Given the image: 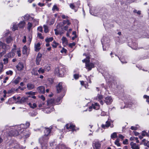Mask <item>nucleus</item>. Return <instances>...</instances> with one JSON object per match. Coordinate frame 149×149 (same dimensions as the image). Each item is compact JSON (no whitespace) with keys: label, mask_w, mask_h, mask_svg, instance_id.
Returning <instances> with one entry per match:
<instances>
[{"label":"nucleus","mask_w":149,"mask_h":149,"mask_svg":"<svg viewBox=\"0 0 149 149\" xmlns=\"http://www.w3.org/2000/svg\"><path fill=\"white\" fill-rule=\"evenodd\" d=\"M30 125L29 122H26L25 124H21L19 125L15 126L14 128H12L9 134L10 136H16L20 135L22 137L27 138L29 136L30 133L28 130L25 129L28 128Z\"/></svg>","instance_id":"nucleus-1"},{"label":"nucleus","mask_w":149,"mask_h":149,"mask_svg":"<svg viewBox=\"0 0 149 149\" xmlns=\"http://www.w3.org/2000/svg\"><path fill=\"white\" fill-rule=\"evenodd\" d=\"M83 55L85 56L86 58L82 60V62L86 63V68L88 71L91 70L92 68L94 67V65L93 63L90 62V57L88 55H87L86 54L84 53Z\"/></svg>","instance_id":"nucleus-2"},{"label":"nucleus","mask_w":149,"mask_h":149,"mask_svg":"<svg viewBox=\"0 0 149 149\" xmlns=\"http://www.w3.org/2000/svg\"><path fill=\"white\" fill-rule=\"evenodd\" d=\"M66 71V68L65 67L60 66L55 68L54 73L56 75L59 77H62L64 75Z\"/></svg>","instance_id":"nucleus-3"},{"label":"nucleus","mask_w":149,"mask_h":149,"mask_svg":"<svg viewBox=\"0 0 149 149\" xmlns=\"http://www.w3.org/2000/svg\"><path fill=\"white\" fill-rule=\"evenodd\" d=\"M101 41L103 46L104 51H106L108 49L109 46V43L110 40L108 38L103 37V39L101 40Z\"/></svg>","instance_id":"nucleus-4"},{"label":"nucleus","mask_w":149,"mask_h":149,"mask_svg":"<svg viewBox=\"0 0 149 149\" xmlns=\"http://www.w3.org/2000/svg\"><path fill=\"white\" fill-rule=\"evenodd\" d=\"M44 131L45 134V135L42 138L40 139V141L42 140L43 141H47L48 139L47 136L50 134L51 131V129L49 128H45Z\"/></svg>","instance_id":"nucleus-5"},{"label":"nucleus","mask_w":149,"mask_h":149,"mask_svg":"<svg viewBox=\"0 0 149 149\" xmlns=\"http://www.w3.org/2000/svg\"><path fill=\"white\" fill-rule=\"evenodd\" d=\"M66 127L67 129L69 130H71L72 132L76 131L79 130V128L76 129L75 127L73 124H67L66 125Z\"/></svg>","instance_id":"nucleus-6"},{"label":"nucleus","mask_w":149,"mask_h":149,"mask_svg":"<svg viewBox=\"0 0 149 149\" xmlns=\"http://www.w3.org/2000/svg\"><path fill=\"white\" fill-rule=\"evenodd\" d=\"M70 24V23L68 20H64L62 23H60L57 25V28L58 29L60 27H62L65 24H67V25H69Z\"/></svg>","instance_id":"nucleus-7"},{"label":"nucleus","mask_w":149,"mask_h":149,"mask_svg":"<svg viewBox=\"0 0 149 149\" xmlns=\"http://www.w3.org/2000/svg\"><path fill=\"white\" fill-rule=\"evenodd\" d=\"M113 100L111 96H107L104 98V102L107 104H110L113 102Z\"/></svg>","instance_id":"nucleus-8"},{"label":"nucleus","mask_w":149,"mask_h":149,"mask_svg":"<svg viewBox=\"0 0 149 149\" xmlns=\"http://www.w3.org/2000/svg\"><path fill=\"white\" fill-rule=\"evenodd\" d=\"M92 146L94 149H100L101 145L97 141H94L93 142Z\"/></svg>","instance_id":"nucleus-9"},{"label":"nucleus","mask_w":149,"mask_h":149,"mask_svg":"<svg viewBox=\"0 0 149 149\" xmlns=\"http://www.w3.org/2000/svg\"><path fill=\"white\" fill-rule=\"evenodd\" d=\"M100 108V105L97 102H95V103L94 104H92L91 106L89 107V111H91V110L90 109L92 108H93L95 110H98Z\"/></svg>","instance_id":"nucleus-10"},{"label":"nucleus","mask_w":149,"mask_h":149,"mask_svg":"<svg viewBox=\"0 0 149 149\" xmlns=\"http://www.w3.org/2000/svg\"><path fill=\"white\" fill-rule=\"evenodd\" d=\"M109 126L111 128H112L113 127V124L111 125L110 121H107L106 122L105 124H102L101 125L102 127L104 129H105L106 128H108Z\"/></svg>","instance_id":"nucleus-11"},{"label":"nucleus","mask_w":149,"mask_h":149,"mask_svg":"<svg viewBox=\"0 0 149 149\" xmlns=\"http://www.w3.org/2000/svg\"><path fill=\"white\" fill-rule=\"evenodd\" d=\"M37 90L40 94H44L45 93V88L44 86H42L38 87L37 88Z\"/></svg>","instance_id":"nucleus-12"},{"label":"nucleus","mask_w":149,"mask_h":149,"mask_svg":"<svg viewBox=\"0 0 149 149\" xmlns=\"http://www.w3.org/2000/svg\"><path fill=\"white\" fill-rule=\"evenodd\" d=\"M42 55L41 54L38 53L36 58V64L38 65L40 64V62L41 60Z\"/></svg>","instance_id":"nucleus-13"},{"label":"nucleus","mask_w":149,"mask_h":149,"mask_svg":"<svg viewBox=\"0 0 149 149\" xmlns=\"http://www.w3.org/2000/svg\"><path fill=\"white\" fill-rule=\"evenodd\" d=\"M130 146L132 149H140V146L139 145H137L135 143L132 142L130 143Z\"/></svg>","instance_id":"nucleus-14"},{"label":"nucleus","mask_w":149,"mask_h":149,"mask_svg":"<svg viewBox=\"0 0 149 149\" xmlns=\"http://www.w3.org/2000/svg\"><path fill=\"white\" fill-rule=\"evenodd\" d=\"M103 98V96L102 95H100L99 94L97 95V99L98 101H99L101 104L102 105L103 104V102L102 100V99Z\"/></svg>","instance_id":"nucleus-15"},{"label":"nucleus","mask_w":149,"mask_h":149,"mask_svg":"<svg viewBox=\"0 0 149 149\" xmlns=\"http://www.w3.org/2000/svg\"><path fill=\"white\" fill-rule=\"evenodd\" d=\"M62 83L60 82L56 86V90L58 93L60 92L62 89Z\"/></svg>","instance_id":"nucleus-16"},{"label":"nucleus","mask_w":149,"mask_h":149,"mask_svg":"<svg viewBox=\"0 0 149 149\" xmlns=\"http://www.w3.org/2000/svg\"><path fill=\"white\" fill-rule=\"evenodd\" d=\"M15 53L12 51L4 56V57H7L8 58H12L15 56Z\"/></svg>","instance_id":"nucleus-17"},{"label":"nucleus","mask_w":149,"mask_h":149,"mask_svg":"<svg viewBox=\"0 0 149 149\" xmlns=\"http://www.w3.org/2000/svg\"><path fill=\"white\" fill-rule=\"evenodd\" d=\"M17 69L19 70H22L24 68V65L23 63L22 62L19 63L16 66Z\"/></svg>","instance_id":"nucleus-18"},{"label":"nucleus","mask_w":149,"mask_h":149,"mask_svg":"<svg viewBox=\"0 0 149 149\" xmlns=\"http://www.w3.org/2000/svg\"><path fill=\"white\" fill-rule=\"evenodd\" d=\"M25 22L24 21H20L18 24V27L19 28L23 29L25 24Z\"/></svg>","instance_id":"nucleus-19"},{"label":"nucleus","mask_w":149,"mask_h":149,"mask_svg":"<svg viewBox=\"0 0 149 149\" xmlns=\"http://www.w3.org/2000/svg\"><path fill=\"white\" fill-rule=\"evenodd\" d=\"M70 6L72 9L74 10L75 12L77 11L78 8V6H76L74 3H70Z\"/></svg>","instance_id":"nucleus-20"},{"label":"nucleus","mask_w":149,"mask_h":149,"mask_svg":"<svg viewBox=\"0 0 149 149\" xmlns=\"http://www.w3.org/2000/svg\"><path fill=\"white\" fill-rule=\"evenodd\" d=\"M27 87L29 90H31L35 88V86L33 84L29 83L27 84Z\"/></svg>","instance_id":"nucleus-21"},{"label":"nucleus","mask_w":149,"mask_h":149,"mask_svg":"<svg viewBox=\"0 0 149 149\" xmlns=\"http://www.w3.org/2000/svg\"><path fill=\"white\" fill-rule=\"evenodd\" d=\"M40 49V44L38 43L35 45V50L36 51H38Z\"/></svg>","instance_id":"nucleus-22"},{"label":"nucleus","mask_w":149,"mask_h":149,"mask_svg":"<svg viewBox=\"0 0 149 149\" xmlns=\"http://www.w3.org/2000/svg\"><path fill=\"white\" fill-rule=\"evenodd\" d=\"M27 48L26 45H24L22 49V53L24 54L27 55Z\"/></svg>","instance_id":"nucleus-23"},{"label":"nucleus","mask_w":149,"mask_h":149,"mask_svg":"<svg viewBox=\"0 0 149 149\" xmlns=\"http://www.w3.org/2000/svg\"><path fill=\"white\" fill-rule=\"evenodd\" d=\"M24 19L25 21H27L31 19H33L32 17H31L29 14H26L24 17Z\"/></svg>","instance_id":"nucleus-24"},{"label":"nucleus","mask_w":149,"mask_h":149,"mask_svg":"<svg viewBox=\"0 0 149 149\" xmlns=\"http://www.w3.org/2000/svg\"><path fill=\"white\" fill-rule=\"evenodd\" d=\"M132 48L135 50H136L137 48V44L136 42H133L131 45Z\"/></svg>","instance_id":"nucleus-25"},{"label":"nucleus","mask_w":149,"mask_h":149,"mask_svg":"<svg viewBox=\"0 0 149 149\" xmlns=\"http://www.w3.org/2000/svg\"><path fill=\"white\" fill-rule=\"evenodd\" d=\"M55 102V100L54 99H48L47 101V103L48 104H53Z\"/></svg>","instance_id":"nucleus-26"},{"label":"nucleus","mask_w":149,"mask_h":149,"mask_svg":"<svg viewBox=\"0 0 149 149\" xmlns=\"http://www.w3.org/2000/svg\"><path fill=\"white\" fill-rule=\"evenodd\" d=\"M0 45L2 46L3 49H7L8 47V46L2 42L1 41H0Z\"/></svg>","instance_id":"nucleus-27"},{"label":"nucleus","mask_w":149,"mask_h":149,"mask_svg":"<svg viewBox=\"0 0 149 149\" xmlns=\"http://www.w3.org/2000/svg\"><path fill=\"white\" fill-rule=\"evenodd\" d=\"M45 71L48 72L51 69L50 65L47 64L44 67Z\"/></svg>","instance_id":"nucleus-28"},{"label":"nucleus","mask_w":149,"mask_h":149,"mask_svg":"<svg viewBox=\"0 0 149 149\" xmlns=\"http://www.w3.org/2000/svg\"><path fill=\"white\" fill-rule=\"evenodd\" d=\"M20 78L19 77H18L16 79L14 80L13 82L15 84H17L20 81Z\"/></svg>","instance_id":"nucleus-29"},{"label":"nucleus","mask_w":149,"mask_h":149,"mask_svg":"<svg viewBox=\"0 0 149 149\" xmlns=\"http://www.w3.org/2000/svg\"><path fill=\"white\" fill-rule=\"evenodd\" d=\"M28 97H23L21 99V104L27 101L28 100Z\"/></svg>","instance_id":"nucleus-30"},{"label":"nucleus","mask_w":149,"mask_h":149,"mask_svg":"<svg viewBox=\"0 0 149 149\" xmlns=\"http://www.w3.org/2000/svg\"><path fill=\"white\" fill-rule=\"evenodd\" d=\"M28 105L30 106V107L32 109H34L37 107L36 104L35 103H33V105H32L31 103H28Z\"/></svg>","instance_id":"nucleus-31"},{"label":"nucleus","mask_w":149,"mask_h":149,"mask_svg":"<svg viewBox=\"0 0 149 149\" xmlns=\"http://www.w3.org/2000/svg\"><path fill=\"white\" fill-rule=\"evenodd\" d=\"M59 44L56 42L55 41H54L52 43V45L54 48H56L58 45Z\"/></svg>","instance_id":"nucleus-32"},{"label":"nucleus","mask_w":149,"mask_h":149,"mask_svg":"<svg viewBox=\"0 0 149 149\" xmlns=\"http://www.w3.org/2000/svg\"><path fill=\"white\" fill-rule=\"evenodd\" d=\"M62 40L63 43L65 45L67 44L68 42L66 38L63 37L62 39Z\"/></svg>","instance_id":"nucleus-33"},{"label":"nucleus","mask_w":149,"mask_h":149,"mask_svg":"<svg viewBox=\"0 0 149 149\" xmlns=\"http://www.w3.org/2000/svg\"><path fill=\"white\" fill-rule=\"evenodd\" d=\"M32 26V24L30 22H29L27 24V28L29 31H30Z\"/></svg>","instance_id":"nucleus-34"},{"label":"nucleus","mask_w":149,"mask_h":149,"mask_svg":"<svg viewBox=\"0 0 149 149\" xmlns=\"http://www.w3.org/2000/svg\"><path fill=\"white\" fill-rule=\"evenodd\" d=\"M44 69H43L42 68H40L38 70V72L39 74L43 73L45 72Z\"/></svg>","instance_id":"nucleus-35"},{"label":"nucleus","mask_w":149,"mask_h":149,"mask_svg":"<svg viewBox=\"0 0 149 149\" xmlns=\"http://www.w3.org/2000/svg\"><path fill=\"white\" fill-rule=\"evenodd\" d=\"M53 40V38L52 37H51L49 38H47L45 39V41L46 42L48 43L52 41Z\"/></svg>","instance_id":"nucleus-36"},{"label":"nucleus","mask_w":149,"mask_h":149,"mask_svg":"<svg viewBox=\"0 0 149 149\" xmlns=\"http://www.w3.org/2000/svg\"><path fill=\"white\" fill-rule=\"evenodd\" d=\"M18 24H13V31H15L18 29Z\"/></svg>","instance_id":"nucleus-37"},{"label":"nucleus","mask_w":149,"mask_h":149,"mask_svg":"<svg viewBox=\"0 0 149 149\" xmlns=\"http://www.w3.org/2000/svg\"><path fill=\"white\" fill-rule=\"evenodd\" d=\"M5 58H3V64H6L8 63V59L7 57H5Z\"/></svg>","instance_id":"nucleus-38"},{"label":"nucleus","mask_w":149,"mask_h":149,"mask_svg":"<svg viewBox=\"0 0 149 149\" xmlns=\"http://www.w3.org/2000/svg\"><path fill=\"white\" fill-rule=\"evenodd\" d=\"M33 22L35 25H37L38 24L39 19H32Z\"/></svg>","instance_id":"nucleus-39"},{"label":"nucleus","mask_w":149,"mask_h":149,"mask_svg":"<svg viewBox=\"0 0 149 149\" xmlns=\"http://www.w3.org/2000/svg\"><path fill=\"white\" fill-rule=\"evenodd\" d=\"M3 63L0 62V72H2L3 71Z\"/></svg>","instance_id":"nucleus-40"},{"label":"nucleus","mask_w":149,"mask_h":149,"mask_svg":"<svg viewBox=\"0 0 149 149\" xmlns=\"http://www.w3.org/2000/svg\"><path fill=\"white\" fill-rule=\"evenodd\" d=\"M111 138L112 139H114L117 137V135L116 132H114L111 135Z\"/></svg>","instance_id":"nucleus-41"},{"label":"nucleus","mask_w":149,"mask_h":149,"mask_svg":"<svg viewBox=\"0 0 149 149\" xmlns=\"http://www.w3.org/2000/svg\"><path fill=\"white\" fill-rule=\"evenodd\" d=\"M12 40L11 38V37L10 36H9L8 38H7L6 40V42L7 43H10Z\"/></svg>","instance_id":"nucleus-42"},{"label":"nucleus","mask_w":149,"mask_h":149,"mask_svg":"<svg viewBox=\"0 0 149 149\" xmlns=\"http://www.w3.org/2000/svg\"><path fill=\"white\" fill-rule=\"evenodd\" d=\"M43 27L44 28V32L45 33H47L49 31L48 27L46 25H44Z\"/></svg>","instance_id":"nucleus-43"},{"label":"nucleus","mask_w":149,"mask_h":149,"mask_svg":"<svg viewBox=\"0 0 149 149\" xmlns=\"http://www.w3.org/2000/svg\"><path fill=\"white\" fill-rule=\"evenodd\" d=\"M119 141V139H117L115 142V144L118 146H120Z\"/></svg>","instance_id":"nucleus-44"},{"label":"nucleus","mask_w":149,"mask_h":149,"mask_svg":"<svg viewBox=\"0 0 149 149\" xmlns=\"http://www.w3.org/2000/svg\"><path fill=\"white\" fill-rule=\"evenodd\" d=\"M32 39V36L31 34H30L28 36V41L30 43L31 42V40Z\"/></svg>","instance_id":"nucleus-45"},{"label":"nucleus","mask_w":149,"mask_h":149,"mask_svg":"<svg viewBox=\"0 0 149 149\" xmlns=\"http://www.w3.org/2000/svg\"><path fill=\"white\" fill-rule=\"evenodd\" d=\"M141 135L143 136H148L149 135L148 132L147 133L145 131H143L142 132L141 134Z\"/></svg>","instance_id":"nucleus-46"},{"label":"nucleus","mask_w":149,"mask_h":149,"mask_svg":"<svg viewBox=\"0 0 149 149\" xmlns=\"http://www.w3.org/2000/svg\"><path fill=\"white\" fill-rule=\"evenodd\" d=\"M26 94H28L30 95L29 96H31V95H34L35 94V92L30 91L29 92L26 93Z\"/></svg>","instance_id":"nucleus-47"},{"label":"nucleus","mask_w":149,"mask_h":149,"mask_svg":"<svg viewBox=\"0 0 149 149\" xmlns=\"http://www.w3.org/2000/svg\"><path fill=\"white\" fill-rule=\"evenodd\" d=\"M76 43L74 42L72 43H70L69 44V47L71 48H72L73 46L75 45Z\"/></svg>","instance_id":"nucleus-48"},{"label":"nucleus","mask_w":149,"mask_h":149,"mask_svg":"<svg viewBox=\"0 0 149 149\" xmlns=\"http://www.w3.org/2000/svg\"><path fill=\"white\" fill-rule=\"evenodd\" d=\"M6 73L7 75H11L13 74V72L11 70H9L7 71Z\"/></svg>","instance_id":"nucleus-49"},{"label":"nucleus","mask_w":149,"mask_h":149,"mask_svg":"<svg viewBox=\"0 0 149 149\" xmlns=\"http://www.w3.org/2000/svg\"><path fill=\"white\" fill-rule=\"evenodd\" d=\"M6 53V50H3L2 52L0 53V58H1Z\"/></svg>","instance_id":"nucleus-50"},{"label":"nucleus","mask_w":149,"mask_h":149,"mask_svg":"<svg viewBox=\"0 0 149 149\" xmlns=\"http://www.w3.org/2000/svg\"><path fill=\"white\" fill-rule=\"evenodd\" d=\"M52 10L53 11H54L55 10H56L58 11V9L57 6L56 5H54V6L52 8Z\"/></svg>","instance_id":"nucleus-51"},{"label":"nucleus","mask_w":149,"mask_h":149,"mask_svg":"<svg viewBox=\"0 0 149 149\" xmlns=\"http://www.w3.org/2000/svg\"><path fill=\"white\" fill-rule=\"evenodd\" d=\"M38 36L41 39H42L44 38L43 36H42V34L41 33H38Z\"/></svg>","instance_id":"nucleus-52"},{"label":"nucleus","mask_w":149,"mask_h":149,"mask_svg":"<svg viewBox=\"0 0 149 149\" xmlns=\"http://www.w3.org/2000/svg\"><path fill=\"white\" fill-rule=\"evenodd\" d=\"M16 53L19 57L21 56V51L19 49H18L17 50Z\"/></svg>","instance_id":"nucleus-53"},{"label":"nucleus","mask_w":149,"mask_h":149,"mask_svg":"<svg viewBox=\"0 0 149 149\" xmlns=\"http://www.w3.org/2000/svg\"><path fill=\"white\" fill-rule=\"evenodd\" d=\"M67 52V50L64 48H63L62 49L61 51V53H66Z\"/></svg>","instance_id":"nucleus-54"},{"label":"nucleus","mask_w":149,"mask_h":149,"mask_svg":"<svg viewBox=\"0 0 149 149\" xmlns=\"http://www.w3.org/2000/svg\"><path fill=\"white\" fill-rule=\"evenodd\" d=\"M69 25H66L63 28H62V27H60V28H61V29H64L65 30H67L68 29V26Z\"/></svg>","instance_id":"nucleus-55"},{"label":"nucleus","mask_w":149,"mask_h":149,"mask_svg":"<svg viewBox=\"0 0 149 149\" xmlns=\"http://www.w3.org/2000/svg\"><path fill=\"white\" fill-rule=\"evenodd\" d=\"M15 103L16 104H21V100H15Z\"/></svg>","instance_id":"nucleus-56"},{"label":"nucleus","mask_w":149,"mask_h":149,"mask_svg":"<svg viewBox=\"0 0 149 149\" xmlns=\"http://www.w3.org/2000/svg\"><path fill=\"white\" fill-rule=\"evenodd\" d=\"M37 29L40 32H42V27L40 26L38 27Z\"/></svg>","instance_id":"nucleus-57"},{"label":"nucleus","mask_w":149,"mask_h":149,"mask_svg":"<svg viewBox=\"0 0 149 149\" xmlns=\"http://www.w3.org/2000/svg\"><path fill=\"white\" fill-rule=\"evenodd\" d=\"M101 113V116H104L106 114V113L104 111H100Z\"/></svg>","instance_id":"nucleus-58"},{"label":"nucleus","mask_w":149,"mask_h":149,"mask_svg":"<svg viewBox=\"0 0 149 149\" xmlns=\"http://www.w3.org/2000/svg\"><path fill=\"white\" fill-rule=\"evenodd\" d=\"M26 41V37L25 36H24V38L22 40V42L23 43H25Z\"/></svg>","instance_id":"nucleus-59"},{"label":"nucleus","mask_w":149,"mask_h":149,"mask_svg":"<svg viewBox=\"0 0 149 149\" xmlns=\"http://www.w3.org/2000/svg\"><path fill=\"white\" fill-rule=\"evenodd\" d=\"M118 137L120 138L122 140L124 138V136L121 134H119V135Z\"/></svg>","instance_id":"nucleus-60"},{"label":"nucleus","mask_w":149,"mask_h":149,"mask_svg":"<svg viewBox=\"0 0 149 149\" xmlns=\"http://www.w3.org/2000/svg\"><path fill=\"white\" fill-rule=\"evenodd\" d=\"M14 91L13 89H11V90L8 91V92H7V93L8 94H10L12 93Z\"/></svg>","instance_id":"nucleus-61"},{"label":"nucleus","mask_w":149,"mask_h":149,"mask_svg":"<svg viewBox=\"0 0 149 149\" xmlns=\"http://www.w3.org/2000/svg\"><path fill=\"white\" fill-rule=\"evenodd\" d=\"M62 18L63 19H67L68 18V16H65L64 15H62L61 16Z\"/></svg>","instance_id":"nucleus-62"},{"label":"nucleus","mask_w":149,"mask_h":149,"mask_svg":"<svg viewBox=\"0 0 149 149\" xmlns=\"http://www.w3.org/2000/svg\"><path fill=\"white\" fill-rule=\"evenodd\" d=\"M131 129L132 130H136L137 129V127L134 126H132Z\"/></svg>","instance_id":"nucleus-63"},{"label":"nucleus","mask_w":149,"mask_h":149,"mask_svg":"<svg viewBox=\"0 0 149 149\" xmlns=\"http://www.w3.org/2000/svg\"><path fill=\"white\" fill-rule=\"evenodd\" d=\"M37 113L36 112H33L31 113V116L32 117H34L36 116Z\"/></svg>","instance_id":"nucleus-64"}]
</instances>
